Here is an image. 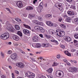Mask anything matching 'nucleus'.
<instances>
[{
    "label": "nucleus",
    "instance_id": "nucleus-1",
    "mask_svg": "<svg viewBox=\"0 0 78 78\" xmlns=\"http://www.w3.org/2000/svg\"><path fill=\"white\" fill-rule=\"evenodd\" d=\"M9 37V33H7L4 34H2L1 36V38L3 40H6L7 39H8Z\"/></svg>",
    "mask_w": 78,
    "mask_h": 78
},
{
    "label": "nucleus",
    "instance_id": "nucleus-2",
    "mask_svg": "<svg viewBox=\"0 0 78 78\" xmlns=\"http://www.w3.org/2000/svg\"><path fill=\"white\" fill-rule=\"evenodd\" d=\"M57 35L59 37H63L65 36V32L64 31H61L59 32V34H57Z\"/></svg>",
    "mask_w": 78,
    "mask_h": 78
},
{
    "label": "nucleus",
    "instance_id": "nucleus-3",
    "mask_svg": "<svg viewBox=\"0 0 78 78\" xmlns=\"http://www.w3.org/2000/svg\"><path fill=\"white\" fill-rule=\"evenodd\" d=\"M16 65L17 66L19 67L21 69L25 67V65L22 62H18L16 63Z\"/></svg>",
    "mask_w": 78,
    "mask_h": 78
},
{
    "label": "nucleus",
    "instance_id": "nucleus-4",
    "mask_svg": "<svg viewBox=\"0 0 78 78\" xmlns=\"http://www.w3.org/2000/svg\"><path fill=\"white\" fill-rule=\"evenodd\" d=\"M43 5V2H41L40 4V6L38 7L37 9V10H38V12H41V11L43 7L42 6Z\"/></svg>",
    "mask_w": 78,
    "mask_h": 78
},
{
    "label": "nucleus",
    "instance_id": "nucleus-5",
    "mask_svg": "<svg viewBox=\"0 0 78 78\" xmlns=\"http://www.w3.org/2000/svg\"><path fill=\"white\" fill-rule=\"evenodd\" d=\"M32 40L34 42H37L39 41V38L37 36H35L33 37Z\"/></svg>",
    "mask_w": 78,
    "mask_h": 78
},
{
    "label": "nucleus",
    "instance_id": "nucleus-6",
    "mask_svg": "<svg viewBox=\"0 0 78 78\" xmlns=\"http://www.w3.org/2000/svg\"><path fill=\"white\" fill-rule=\"evenodd\" d=\"M69 70L70 71H71V72H76L78 70V68L76 67L71 68L69 69Z\"/></svg>",
    "mask_w": 78,
    "mask_h": 78
},
{
    "label": "nucleus",
    "instance_id": "nucleus-7",
    "mask_svg": "<svg viewBox=\"0 0 78 78\" xmlns=\"http://www.w3.org/2000/svg\"><path fill=\"white\" fill-rule=\"evenodd\" d=\"M63 39L67 42H70L71 41V38L69 37H67V36H65L63 37Z\"/></svg>",
    "mask_w": 78,
    "mask_h": 78
},
{
    "label": "nucleus",
    "instance_id": "nucleus-8",
    "mask_svg": "<svg viewBox=\"0 0 78 78\" xmlns=\"http://www.w3.org/2000/svg\"><path fill=\"white\" fill-rule=\"evenodd\" d=\"M9 27L8 29V30L10 31H11V32H13V31H14V28L12 27V26H11V25L10 24H9Z\"/></svg>",
    "mask_w": 78,
    "mask_h": 78
},
{
    "label": "nucleus",
    "instance_id": "nucleus-9",
    "mask_svg": "<svg viewBox=\"0 0 78 78\" xmlns=\"http://www.w3.org/2000/svg\"><path fill=\"white\" fill-rule=\"evenodd\" d=\"M17 54L16 53H14L11 55V58L12 59H16L17 58Z\"/></svg>",
    "mask_w": 78,
    "mask_h": 78
},
{
    "label": "nucleus",
    "instance_id": "nucleus-10",
    "mask_svg": "<svg viewBox=\"0 0 78 78\" xmlns=\"http://www.w3.org/2000/svg\"><path fill=\"white\" fill-rule=\"evenodd\" d=\"M35 23L36 24H37V25H39L41 26H43L44 24L43 23L41 22H39L38 21L36 20H35Z\"/></svg>",
    "mask_w": 78,
    "mask_h": 78
},
{
    "label": "nucleus",
    "instance_id": "nucleus-11",
    "mask_svg": "<svg viewBox=\"0 0 78 78\" xmlns=\"http://www.w3.org/2000/svg\"><path fill=\"white\" fill-rule=\"evenodd\" d=\"M16 5L18 7L20 8V7H22L23 6L22 3L21 2H18L16 4Z\"/></svg>",
    "mask_w": 78,
    "mask_h": 78
},
{
    "label": "nucleus",
    "instance_id": "nucleus-12",
    "mask_svg": "<svg viewBox=\"0 0 78 78\" xmlns=\"http://www.w3.org/2000/svg\"><path fill=\"white\" fill-rule=\"evenodd\" d=\"M13 39L14 40L17 41L18 40H19L20 38L17 35H14L13 37Z\"/></svg>",
    "mask_w": 78,
    "mask_h": 78
},
{
    "label": "nucleus",
    "instance_id": "nucleus-13",
    "mask_svg": "<svg viewBox=\"0 0 78 78\" xmlns=\"http://www.w3.org/2000/svg\"><path fill=\"white\" fill-rule=\"evenodd\" d=\"M23 32L25 34H30V31L27 29L23 30Z\"/></svg>",
    "mask_w": 78,
    "mask_h": 78
},
{
    "label": "nucleus",
    "instance_id": "nucleus-14",
    "mask_svg": "<svg viewBox=\"0 0 78 78\" xmlns=\"http://www.w3.org/2000/svg\"><path fill=\"white\" fill-rule=\"evenodd\" d=\"M46 24L50 27H53V24L51 22L47 21L46 22Z\"/></svg>",
    "mask_w": 78,
    "mask_h": 78
},
{
    "label": "nucleus",
    "instance_id": "nucleus-15",
    "mask_svg": "<svg viewBox=\"0 0 78 78\" xmlns=\"http://www.w3.org/2000/svg\"><path fill=\"white\" fill-rule=\"evenodd\" d=\"M32 73L31 72H27V73L26 74V76H28L29 77H30V75H31L32 74Z\"/></svg>",
    "mask_w": 78,
    "mask_h": 78
},
{
    "label": "nucleus",
    "instance_id": "nucleus-16",
    "mask_svg": "<svg viewBox=\"0 0 78 78\" xmlns=\"http://www.w3.org/2000/svg\"><path fill=\"white\" fill-rule=\"evenodd\" d=\"M64 52L65 53L67 56H71V54L69 53V51H66Z\"/></svg>",
    "mask_w": 78,
    "mask_h": 78
},
{
    "label": "nucleus",
    "instance_id": "nucleus-17",
    "mask_svg": "<svg viewBox=\"0 0 78 78\" xmlns=\"http://www.w3.org/2000/svg\"><path fill=\"white\" fill-rule=\"evenodd\" d=\"M66 21L67 22H71V18L68 17L66 18Z\"/></svg>",
    "mask_w": 78,
    "mask_h": 78
},
{
    "label": "nucleus",
    "instance_id": "nucleus-18",
    "mask_svg": "<svg viewBox=\"0 0 78 78\" xmlns=\"http://www.w3.org/2000/svg\"><path fill=\"white\" fill-rule=\"evenodd\" d=\"M26 9L29 11V10H31L32 9H33V8L31 6H29L26 8Z\"/></svg>",
    "mask_w": 78,
    "mask_h": 78
},
{
    "label": "nucleus",
    "instance_id": "nucleus-19",
    "mask_svg": "<svg viewBox=\"0 0 78 78\" xmlns=\"http://www.w3.org/2000/svg\"><path fill=\"white\" fill-rule=\"evenodd\" d=\"M68 14H69V15H70L71 16L74 15V13H73V12L71 11L68 12Z\"/></svg>",
    "mask_w": 78,
    "mask_h": 78
},
{
    "label": "nucleus",
    "instance_id": "nucleus-20",
    "mask_svg": "<svg viewBox=\"0 0 78 78\" xmlns=\"http://www.w3.org/2000/svg\"><path fill=\"white\" fill-rule=\"evenodd\" d=\"M40 31L41 33H44L45 32V30L42 27H41L39 30Z\"/></svg>",
    "mask_w": 78,
    "mask_h": 78
},
{
    "label": "nucleus",
    "instance_id": "nucleus-21",
    "mask_svg": "<svg viewBox=\"0 0 78 78\" xmlns=\"http://www.w3.org/2000/svg\"><path fill=\"white\" fill-rule=\"evenodd\" d=\"M41 47L42 45H41L40 44H37L36 45V48H41Z\"/></svg>",
    "mask_w": 78,
    "mask_h": 78
},
{
    "label": "nucleus",
    "instance_id": "nucleus-22",
    "mask_svg": "<svg viewBox=\"0 0 78 78\" xmlns=\"http://www.w3.org/2000/svg\"><path fill=\"white\" fill-rule=\"evenodd\" d=\"M48 32L50 34H53L54 33H53V30L51 29L49 30L48 31Z\"/></svg>",
    "mask_w": 78,
    "mask_h": 78
},
{
    "label": "nucleus",
    "instance_id": "nucleus-23",
    "mask_svg": "<svg viewBox=\"0 0 78 78\" xmlns=\"http://www.w3.org/2000/svg\"><path fill=\"white\" fill-rule=\"evenodd\" d=\"M23 25L25 28H28V29H29V30H31V27H30L28 26L27 25H26L25 24H24Z\"/></svg>",
    "mask_w": 78,
    "mask_h": 78
},
{
    "label": "nucleus",
    "instance_id": "nucleus-24",
    "mask_svg": "<svg viewBox=\"0 0 78 78\" xmlns=\"http://www.w3.org/2000/svg\"><path fill=\"white\" fill-rule=\"evenodd\" d=\"M40 28H41V27L39 26H36L34 27L35 30H40Z\"/></svg>",
    "mask_w": 78,
    "mask_h": 78
},
{
    "label": "nucleus",
    "instance_id": "nucleus-25",
    "mask_svg": "<svg viewBox=\"0 0 78 78\" xmlns=\"http://www.w3.org/2000/svg\"><path fill=\"white\" fill-rule=\"evenodd\" d=\"M53 71V69L51 68H49V69L48 70H47V72L50 73H51Z\"/></svg>",
    "mask_w": 78,
    "mask_h": 78
},
{
    "label": "nucleus",
    "instance_id": "nucleus-26",
    "mask_svg": "<svg viewBox=\"0 0 78 78\" xmlns=\"http://www.w3.org/2000/svg\"><path fill=\"white\" fill-rule=\"evenodd\" d=\"M15 28L16 30H20V27H19V25H16Z\"/></svg>",
    "mask_w": 78,
    "mask_h": 78
},
{
    "label": "nucleus",
    "instance_id": "nucleus-27",
    "mask_svg": "<svg viewBox=\"0 0 78 78\" xmlns=\"http://www.w3.org/2000/svg\"><path fill=\"white\" fill-rule=\"evenodd\" d=\"M17 34L20 36H22V32L20 31H18L17 32Z\"/></svg>",
    "mask_w": 78,
    "mask_h": 78
},
{
    "label": "nucleus",
    "instance_id": "nucleus-28",
    "mask_svg": "<svg viewBox=\"0 0 78 78\" xmlns=\"http://www.w3.org/2000/svg\"><path fill=\"white\" fill-rule=\"evenodd\" d=\"M35 76L34 75V74L33 73H32V74H31V75L30 76H29V78H34V77Z\"/></svg>",
    "mask_w": 78,
    "mask_h": 78
},
{
    "label": "nucleus",
    "instance_id": "nucleus-29",
    "mask_svg": "<svg viewBox=\"0 0 78 78\" xmlns=\"http://www.w3.org/2000/svg\"><path fill=\"white\" fill-rule=\"evenodd\" d=\"M49 45L48 44H43V47H48Z\"/></svg>",
    "mask_w": 78,
    "mask_h": 78
},
{
    "label": "nucleus",
    "instance_id": "nucleus-30",
    "mask_svg": "<svg viewBox=\"0 0 78 78\" xmlns=\"http://www.w3.org/2000/svg\"><path fill=\"white\" fill-rule=\"evenodd\" d=\"M51 42H55L56 43V44L57 45L58 44V41L55 40H51Z\"/></svg>",
    "mask_w": 78,
    "mask_h": 78
},
{
    "label": "nucleus",
    "instance_id": "nucleus-31",
    "mask_svg": "<svg viewBox=\"0 0 78 78\" xmlns=\"http://www.w3.org/2000/svg\"><path fill=\"white\" fill-rule=\"evenodd\" d=\"M45 17L46 18H48L49 17H51V16L50 14H48L46 15Z\"/></svg>",
    "mask_w": 78,
    "mask_h": 78
},
{
    "label": "nucleus",
    "instance_id": "nucleus-32",
    "mask_svg": "<svg viewBox=\"0 0 78 78\" xmlns=\"http://www.w3.org/2000/svg\"><path fill=\"white\" fill-rule=\"evenodd\" d=\"M74 37L76 39H78V34H75Z\"/></svg>",
    "mask_w": 78,
    "mask_h": 78
},
{
    "label": "nucleus",
    "instance_id": "nucleus-33",
    "mask_svg": "<svg viewBox=\"0 0 78 78\" xmlns=\"http://www.w3.org/2000/svg\"><path fill=\"white\" fill-rule=\"evenodd\" d=\"M59 64L58 63L56 62H54V65H52L53 66H58Z\"/></svg>",
    "mask_w": 78,
    "mask_h": 78
},
{
    "label": "nucleus",
    "instance_id": "nucleus-34",
    "mask_svg": "<svg viewBox=\"0 0 78 78\" xmlns=\"http://www.w3.org/2000/svg\"><path fill=\"white\" fill-rule=\"evenodd\" d=\"M30 17H31V18H33V17H35V15L33 14H30Z\"/></svg>",
    "mask_w": 78,
    "mask_h": 78
},
{
    "label": "nucleus",
    "instance_id": "nucleus-35",
    "mask_svg": "<svg viewBox=\"0 0 78 78\" xmlns=\"http://www.w3.org/2000/svg\"><path fill=\"white\" fill-rule=\"evenodd\" d=\"M58 21L60 22H61L62 21V18L61 17H59L58 18Z\"/></svg>",
    "mask_w": 78,
    "mask_h": 78
},
{
    "label": "nucleus",
    "instance_id": "nucleus-36",
    "mask_svg": "<svg viewBox=\"0 0 78 78\" xmlns=\"http://www.w3.org/2000/svg\"><path fill=\"white\" fill-rule=\"evenodd\" d=\"M61 27L62 28H66V26L64 24H62L61 25Z\"/></svg>",
    "mask_w": 78,
    "mask_h": 78
},
{
    "label": "nucleus",
    "instance_id": "nucleus-37",
    "mask_svg": "<svg viewBox=\"0 0 78 78\" xmlns=\"http://www.w3.org/2000/svg\"><path fill=\"white\" fill-rule=\"evenodd\" d=\"M60 47L63 49H64V48H65V46L64 45H61Z\"/></svg>",
    "mask_w": 78,
    "mask_h": 78
},
{
    "label": "nucleus",
    "instance_id": "nucleus-38",
    "mask_svg": "<svg viewBox=\"0 0 78 78\" xmlns=\"http://www.w3.org/2000/svg\"><path fill=\"white\" fill-rule=\"evenodd\" d=\"M74 21L75 22H77L78 21V18H76L74 19Z\"/></svg>",
    "mask_w": 78,
    "mask_h": 78
},
{
    "label": "nucleus",
    "instance_id": "nucleus-39",
    "mask_svg": "<svg viewBox=\"0 0 78 78\" xmlns=\"http://www.w3.org/2000/svg\"><path fill=\"white\" fill-rule=\"evenodd\" d=\"M45 37H46L47 38H48V39H49V38H50L51 37V36H49V35H46L45 36Z\"/></svg>",
    "mask_w": 78,
    "mask_h": 78
},
{
    "label": "nucleus",
    "instance_id": "nucleus-40",
    "mask_svg": "<svg viewBox=\"0 0 78 78\" xmlns=\"http://www.w3.org/2000/svg\"><path fill=\"white\" fill-rule=\"evenodd\" d=\"M1 55L2 56V58H4V54H3L2 52H1Z\"/></svg>",
    "mask_w": 78,
    "mask_h": 78
},
{
    "label": "nucleus",
    "instance_id": "nucleus-41",
    "mask_svg": "<svg viewBox=\"0 0 78 78\" xmlns=\"http://www.w3.org/2000/svg\"><path fill=\"white\" fill-rule=\"evenodd\" d=\"M8 54H11V53H12V51H9L8 52Z\"/></svg>",
    "mask_w": 78,
    "mask_h": 78
},
{
    "label": "nucleus",
    "instance_id": "nucleus-42",
    "mask_svg": "<svg viewBox=\"0 0 78 78\" xmlns=\"http://www.w3.org/2000/svg\"><path fill=\"white\" fill-rule=\"evenodd\" d=\"M15 20H16V21H17V22H19V19L18 18H15Z\"/></svg>",
    "mask_w": 78,
    "mask_h": 78
},
{
    "label": "nucleus",
    "instance_id": "nucleus-43",
    "mask_svg": "<svg viewBox=\"0 0 78 78\" xmlns=\"http://www.w3.org/2000/svg\"><path fill=\"white\" fill-rule=\"evenodd\" d=\"M30 58L31 59V60L33 61H34V62H36V60H35V59L34 58Z\"/></svg>",
    "mask_w": 78,
    "mask_h": 78
},
{
    "label": "nucleus",
    "instance_id": "nucleus-44",
    "mask_svg": "<svg viewBox=\"0 0 78 78\" xmlns=\"http://www.w3.org/2000/svg\"><path fill=\"white\" fill-rule=\"evenodd\" d=\"M66 64H67V65H68V66H71V64H70V63L69 62H66Z\"/></svg>",
    "mask_w": 78,
    "mask_h": 78
},
{
    "label": "nucleus",
    "instance_id": "nucleus-45",
    "mask_svg": "<svg viewBox=\"0 0 78 78\" xmlns=\"http://www.w3.org/2000/svg\"><path fill=\"white\" fill-rule=\"evenodd\" d=\"M72 52H74V51H75V49H73L71 50Z\"/></svg>",
    "mask_w": 78,
    "mask_h": 78
},
{
    "label": "nucleus",
    "instance_id": "nucleus-46",
    "mask_svg": "<svg viewBox=\"0 0 78 78\" xmlns=\"http://www.w3.org/2000/svg\"><path fill=\"white\" fill-rule=\"evenodd\" d=\"M37 0H34V1H33V3L34 4H35V3L36 2H37Z\"/></svg>",
    "mask_w": 78,
    "mask_h": 78
},
{
    "label": "nucleus",
    "instance_id": "nucleus-47",
    "mask_svg": "<svg viewBox=\"0 0 78 78\" xmlns=\"http://www.w3.org/2000/svg\"><path fill=\"white\" fill-rule=\"evenodd\" d=\"M77 42H78V41H77L76 40H74V43L76 44V43H77Z\"/></svg>",
    "mask_w": 78,
    "mask_h": 78
},
{
    "label": "nucleus",
    "instance_id": "nucleus-48",
    "mask_svg": "<svg viewBox=\"0 0 78 78\" xmlns=\"http://www.w3.org/2000/svg\"><path fill=\"white\" fill-rule=\"evenodd\" d=\"M72 8L73 9H75V6H73L72 7Z\"/></svg>",
    "mask_w": 78,
    "mask_h": 78
},
{
    "label": "nucleus",
    "instance_id": "nucleus-49",
    "mask_svg": "<svg viewBox=\"0 0 78 78\" xmlns=\"http://www.w3.org/2000/svg\"><path fill=\"white\" fill-rule=\"evenodd\" d=\"M12 78H15V77H14V74L13 73H12Z\"/></svg>",
    "mask_w": 78,
    "mask_h": 78
},
{
    "label": "nucleus",
    "instance_id": "nucleus-50",
    "mask_svg": "<svg viewBox=\"0 0 78 78\" xmlns=\"http://www.w3.org/2000/svg\"><path fill=\"white\" fill-rule=\"evenodd\" d=\"M38 19H39V20H42V19H41V17H38Z\"/></svg>",
    "mask_w": 78,
    "mask_h": 78
},
{
    "label": "nucleus",
    "instance_id": "nucleus-51",
    "mask_svg": "<svg viewBox=\"0 0 78 78\" xmlns=\"http://www.w3.org/2000/svg\"><path fill=\"white\" fill-rule=\"evenodd\" d=\"M73 62L75 63V64H76L77 63V62L75 60H73Z\"/></svg>",
    "mask_w": 78,
    "mask_h": 78
},
{
    "label": "nucleus",
    "instance_id": "nucleus-52",
    "mask_svg": "<svg viewBox=\"0 0 78 78\" xmlns=\"http://www.w3.org/2000/svg\"><path fill=\"white\" fill-rule=\"evenodd\" d=\"M57 58H60V55H58L57 56Z\"/></svg>",
    "mask_w": 78,
    "mask_h": 78
},
{
    "label": "nucleus",
    "instance_id": "nucleus-53",
    "mask_svg": "<svg viewBox=\"0 0 78 78\" xmlns=\"http://www.w3.org/2000/svg\"><path fill=\"white\" fill-rule=\"evenodd\" d=\"M63 61H64V62H67V60L66 59H64L63 60Z\"/></svg>",
    "mask_w": 78,
    "mask_h": 78
},
{
    "label": "nucleus",
    "instance_id": "nucleus-54",
    "mask_svg": "<svg viewBox=\"0 0 78 78\" xmlns=\"http://www.w3.org/2000/svg\"><path fill=\"white\" fill-rule=\"evenodd\" d=\"M67 2H72V0H66Z\"/></svg>",
    "mask_w": 78,
    "mask_h": 78
},
{
    "label": "nucleus",
    "instance_id": "nucleus-55",
    "mask_svg": "<svg viewBox=\"0 0 78 78\" xmlns=\"http://www.w3.org/2000/svg\"><path fill=\"white\" fill-rule=\"evenodd\" d=\"M15 73H17V74H19V71H15Z\"/></svg>",
    "mask_w": 78,
    "mask_h": 78
},
{
    "label": "nucleus",
    "instance_id": "nucleus-56",
    "mask_svg": "<svg viewBox=\"0 0 78 78\" xmlns=\"http://www.w3.org/2000/svg\"><path fill=\"white\" fill-rule=\"evenodd\" d=\"M8 61H9V62H11V59L10 58H9L8 59Z\"/></svg>",
    "mask_w": 78,
    "mask_h": 78
},
{
    "label": "nucleus",
    "instance_id": "nucleus-57",
    "mask_svg": "<svg viewBox=\"0 0 78 78\" xmlns=\"http://www.w3.org/2000/svg\"><path fill=\"white\" fill-rule=\"evenodd\" d=\"M39 36L41 37H43V35L42 34H40Z\"/></svg>",
    "mask_w": 78,
    "mask_h": 78
},
{
    "label": "nucleus",
    "instance_id": "nucleus-58",
    "mask_svg": "<svg viewBox=\"0 0 78 78\" xmlns=\"http://www.w3.org/2000/svg\"><path fill=\"white\" fill-rule=\"evenodd\" d=\"M40 78H46V77L44 76H41Z\"/></svg>",
    "mask_w": 78,
    "mask_h": 78
},
{
    "label": "nucleus",
    "instance_id": "nucleus-59",
    "mask_svg": "<svg viewBox=\"0 0 78 78\" xmlns=\"http://www.w3.org/2000/svg\"><path fill=\"white\" fill-rule=\"evenodd\" d=\"M64 17H66V18H68V17L67 16V15H65L64 16Z\"/></svg>",
    "mask_w": 78,
    "mask_h": 78
},
{
    "label": "nucleus",
    "instance_id": "nucleus-60",
    "mask_svg": "<svg viewBox=\"0 0 78 78\" xmlns=\"http://www.w3.org/2000/svg\"><path fill=\"white\" fill-rule=\"evenodd\" d=\"M15 46H16V47H17V46H18V45H19V44H15Z\"/></svg>",
    "mask_w": 78,
    "mask_h": 78
},
{
    "label": "nucleus",
    "instance_id": "nucleus-61",
    "mask_svg": "<svg viewBox=\"0 0 78 78\" xmlns=\"http://www.w3.org/2000/svg\"><path fill=\"white\" fill-rule=\"evenodd\" d=\"M18 22H20V23H22V21H21V20L19 19V21H18Z\"/></svg>",
    "mask_w": 78,
    "mask_h": 78
},
{
    "label": "nucleus",
    "instance_id": "nucleus-62",
    "mask_svg": "<svg viewBox=\"0 0 78 78\" xmlns=\"http://www.w3.org/2000/svg\"><path fill=\"white\" fill-rule=\"evenodd\" d=\"M1 78H5V76L4 75H3L1 76Z\"/></svg>",
    "mask_w": 78,
    "mask_h": 78
},
{
    "label": "nucleus",
    "instance_id": "nucleus-63",
    "mask_svg": "<svg viewBox=\"0 0 78 78\" xmlns=\"http://www.w3.org/2000/svg\"><path fill=\"white\" fill-rule=\"evenodd\" d=\"M58 75H59V76H61V73H58Z\"/></svg>",
    "mask_w": 78,
    "mask_h": 78
},
{
    "label": "nucleus",
    "instance_id": "nucleus-64",
    "mask_svg": "<svg viewBox=\"0 0 78 78\" xmlns=\"http://www.w3.org/2000/svg\"><path fill=\"white\" fill-rule=\"evenodd\" d=\"M44 6H45V7H47V4H45Z\"/></svg>",
    "mask_w": 78,
    "mask_h": 78
}]
</instances>
